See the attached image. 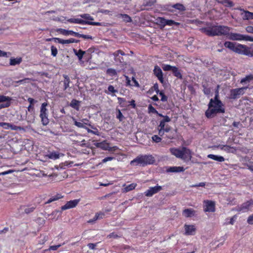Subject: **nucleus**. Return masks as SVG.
I'll list each match as a JSON object with an SVG mask.
<instances>
[{"mask_svg": "<svg viewBox=\"0 0 253 253\" xmlns=\"http://www.w3.org/2000/svg\"><path fill=\"white\" fill-rule=\"evenodd\" d=\"M231 28L227 26H212L211 27H203L199 31L209 37L227 36L228 37Z\"/></svg>", "mask_w": 253, "mask_h": 253, "instance_id": "1", "label": "nucleus"}, {"mask_svg": "<svg viewBox=\"0 0 253 253\" xmlns=\"http://www.w3.org/2000/svg\"><path fill=\"white\" fill-rule=\"evenodd\" d=\"M208 109L205 112V116L208 119L213 118L217 114H223L225 112V106L222 101L214 102L210 99L208 105Z\"/></svg>", "mask_w": 253, "mask_h": 253, "instance_id": "2", "label": "nucleus"}, {"mask_svg": "<svg viewBox=\"0 0 253 253\" xmlns=\"http://www.w3.org/2000/svg\"><path fill=\"white\" fill-rule=\"evenodd\" d=\"M225 47L240 54L253 57V49L246 45L238 43L236 45L234 42L226 41L224 43Z\"/></svg>", "mask_w": 253, "mask_h": 253, "instance_id": "3", "label": "nucleus"}, {"mask_svg": "<svg viewBox=\"0 0 253 253\" xmlns=\"http://www.w3.org/2000/svg\"><path fill=\"white\" fill-rule=\"evenodd\" d=\"M155 161V158L152 155H139L132 160L130 164L133 166L139 165L142 167H145L153 164Z\"/></svg>", "mask_w": 253, "mask_h": 253, "instance_id": "4", "label": "nucleus"}, {"mask_svg": "<svg viewBox=\"0 0 253 253\" xmlns=\"http://www.w3.org/2000/svg\"><path fill=\"white\" fill-rule=\"evenodd\" d=\"M247 88V87H243L232 89L230 90V98L235 99L239 97L240 95L244 93V90Z\"/></svg>", "mask_w": 253, "mask_h": 253, "instance_id": "5", "label": "nucleus"}, {"mask_svg": "<svg viewBox=\"0 0 253 253\" xmlns=\"http://www.w3.org/2000/svg\"><path fill=\"white\" fill-rule=\"evenodd\" d=\"M204 211L205 212H214L215 211V202L210 200L204 201Z\"/></svg>", "mask_w": 253, "mask_h": 253, "instance_id": "6", "label": "nucleus"}, {"mask_svg": "<svg viewBox=\"0 0 253 253\" xmlns=\"http://www.w3.org/2000/svg\"><path fill=\"white\" fill-rule=\"evenodd\" d=\"M80 201V199H75L67 202V203L61 207L62 211L70 209L76 207Z\"/></svg>", "mask_w": 253, "mask_h": 253, "instance_id": "7", "label": "nucleus"}, {"mask_svg": "<svg viewBox=\"0 0 253 253\" xmlns=\"http://www.w3.org/2000/svg\"><path fill=\"white\" fill-rule=\"evenodd\" d=\"M253 206V199H251L244 203L238 208V211L245 212L249 211Z\"/></svg>", "mask_w": 253, "mask_h": 253, "instance_id": "8", "label": "nucleus"}, {"mask_svg": "<svg viewBox=\"0 0 253 253\" xmlns=\"http://www.w3.org/2000/svg\"><path fill=\"white\" fill-rule=\"evenodd\" d=\"M114 56V60L116 63H123L124 62V59L122 57L125 55V53L122 50H118L113 53Z\"/></svg>", "mask_w": 253, "mask_h": 253, "instance_id": "9", "label": "nucleus"}, {"mask_svg": "<svg viewBox=\"0 0 253 253\" xmlns=\"http://www.w3.org/2000/svg\"><path fill=\"white\" fill-rule=\"evenodd\" d=\"M162 189V187L161 186L157 185L154 187H151L144 192V194L147 197H151L154 194L159 192Z\"/></svg>", "mask_w": 253, "mask_h": 253, "instance_id": "10", "label": "nucleus"}, {"mask_svg": "<svg viewBox=\"0 0 253 253\" xmlns=\"http://www.w3.org/2000/svg\"><path fill=\"white\" fill-rule=\"evenodd\" d=\"M96 146L98 147L101 148L103 150H107L109 151H114L118 149V147L116 146L110 147L109 146V143L106 142L105 141L98 143Z\"/></svg>", "mask_w": 253, "mask_h": 253, "instance_id": "11", "label": "nucleus"}, {"mask_svg": "<svg viewBox=\"0 0 253 253\" xmlns=\"http://www.w3.org/2000/svg\"><path fill=\"white\" fill-rule=\"evenodd\" d=\"M182 156L180 158L185 162L190 161L192 158L191 151L186 147L182 148Z\"/></svg>", "mask_w": 253, "mask_h": 253, "instance_id": "12", "label": "nucleus"}, {"mask_svg": "<svg viewBox=\"0 0 253 253\" xmlns=\"http://www.w3.org/2000/svg\"><path fill=\"white\" fill-rule=\"evenodd\" d=\"M154 74L157 77L159 81L163 84L164 83V79L163 77V74L160 67L158 65H156L153 70Z\"/></svg>", "mask_w": 253, "mask_h": 253, "instance_id": "13", "label": "nucleus"}, {"mask_svg": "<svg viewBox=\"0 0 253 253\" xmlns=\"http://www.w3.org/2000/svg\"><path fill=\"white\" fill-rule=\"evenodd\" d=\"M54 41L61 44H69L71 43H78L80 40L73 38H70L68 40H63L58 38H54Z\"/></svg>", "mask_w": 253, "mask_h": 253, "instance_id": "14", "label": "nucleus"}, {"mask_svg": "<svg viewBox=\"0 0 253 253\" xmlns=\"http://www.w3.org/2000/svg\"><path fill=\"white\" fill-rule=\"evenodd\" d=\"M36 208V206L34 205H23L21 206L20 207V209L22 210H24V213L26 214H29L30 213L33 212Z\"/></svg>", "mask_w": 253, "mask_h": 253, "instance_id": "15", "label": "nucleus"}, {"mask_svg": "<svg viewBox=\"0 0 253 253\" xmlns=\"http://www.w3.org/2000/svg\"><path fill=\"white\" fill-rule=\"evenodd\" d=\"M185 234L186 235H193L195 234L196 228L194 225H184Z\"/></svg>", "mask_w": 253, "mask_h": 253, "instance_id": "16", "label": "nucleus"}, {"mask_svg": "<svg viewBox=\"0 0 253 253\" xmlns=\"http://www.w3.org/2000/svg\"><path fill=\"white\" fill-rule=\"evenodd\" d=\"M244 165L247 166L249 169L253 172V159L246 156L243 159Z\"/></svg>", "mask_w": 253, "mask_h": 253, "instance_id": "17", "label": "nucleus"}, {"mask_svg": "<svg viewBox=\"0 0 253 253\" xmlns=\"http://www.w3.org/2000/svg\"><path fill=\"white\" fill-rule=\"evenodd\" d=\"M68 35H72L78 38H82L84 39H91L92 40L93 38L92 36L90 35H86L84 34H80L79 33L74 32L72 30H68Z\"/></svg>", "mask_w": 253, "mask_h": 253, "instance_id": "18", "label": "nucleus"}, {"mask_svg": "<svg viewBox=\"0 0 253 253\" xmlns=\"http://www.w3.org/2000/svg\"><path fill=\"white\" fill-rule=\"evenodd\" d=\"M171 128V127L167 125L166 126H161L160 125L158 126V130H159V135L161 136H162L164 135L165 132H169Z\"/></svg>", "mask_w": 253, "mask_h": 253, "instance_id": "19", "label": "nucleus"}, {"mask_svg": "<svg viewBox=\"0 0 253 253\" xmlns=\"http://www.w3.org/2000/svg\"><path fill=\"white\" fill-rule=\"evenodd\" d=\"M215 2L221 4L226 7H232L234 6V3L231 0H215Z\"/></svg>", "mask_w": 253, "mask_h": 253, "instance_id": "20", "label": "nucleus"}, {"mask_svg": "<svg viewBox=\"0 0 253 253\" xmlns=\"http://www.w3.org/2000/svg\"><path fill=\"white\" fill-rule=\"evenodd\" d=\"M243 35L238 34V33H230L228 38L232 41H242Z\"/></svg>", "mask_w": 253, "mask_h": 253, "instance_id": "21", "label": "nucleus"}, {"mask_svg": "<svg viewBox=\"0 0 253 253\" xmlns=\"http://www.w3.org/2000/svg\"><path fill=\"white\" fill-rule=\"evenodd\" d=\"M169 151L173 155L175 156L177 158H180L182 156V149L180 150L179 149L176 148H171L169 149Z\"/></svg>", "mask_w": 253, "mask_h": 253, "instance_id": "22", "label": "nucleus"}, {"mask_svg": "<svg viewBox=\"0 0 253 253\" xmlns=\"http://www.w3.org/2000/svg\"><path fill=\"white\" fill-rule=\"evenodd\" d=\"M195 214V211L192 209H186L182 211L183 215L185 217H191Z\"/></svg>", "mask_w": 253, "mask_h": 253, "instance_id": "23", "label": "nucleus"}, {"mask_svg": "<svg viewBox=\"0 0 253 253\" xmlns=\"http://www.w3.org/2000/svg\"><path fill=\"white\" fill-rule=\"evenodd\" d=\"M185 169H184L183 167H169L168 170V172H183L185 170Z\"/></svg>", "mask_w": 253, "mask_h": 253, "instance_id": "24", "label": "nucleus"}, {"mask_svg": "<svg viewBox=\"0 0 253 253\" xmlns=\"http://www.w3.org/2000/svg\"><path fill=\"white\" fill-rule=\"evenodd\" d=\"M81 102L80 101L73 99L71 100L69 105L77 111H79L80 109Z\"/></svg>", "mask_w": 253, "mask_h": 253, "instance_id": "25", "label": "nucleus"}, {"mask_svg": "<svg viewBox=\"0 0 253 253\" xmlns=\"http://www.w3.org/2000/svg\"><path fill=\"white\" fill-rule=\"evenodd\" d=\"M174 76L179 79H182V75L180 70L176 66H174L171 70Z\"/></svg>", "mask_w": 253, "mask_h": 253, "instance_id": "26", "label": "nucleus"}, {"mask_svg": "<svg viewBox=\"0 0 253 253\" xmlns=\"http://www.w3.org/2000/svg\"><path fill=\"white\" fill-rule=\"evenodd\" d=\"M70 23H76L85 25V20L79 18H70L67 20Z\"/></svg>", "mask_w": 253, "mask_h": 253, "instance_id": "27", "label": "nucleus"}, {"mask_svg": "<svg viewBox=\"0 0 253 253\" xmlns=\"http://www.w3.org/2000/svg\"><path fill=\"white\" fill-rule=\"evenodd\" d=\"M208 158L212 159L218 162H222L225 161L223 157L220 156L215 155L213 154H209L208 155Z\"/></svg>", "mask_w": 253, "mask_h": 253, "instance_id": "28", "label": "nucleus"}, {"mask_svg": "<svg viewBox=\"0 0 253 253\" xmlns=\"http://www.w3.org/2000/svg\"><path fill=\"white\" fill-rule=\"evenodd\" d=\"M117 17L118 18H122L123 21L126 23L131 22L132 21L131 18L126 14H119Z\"/></svg>", "mask_w": 253, "mask_h": 253, "instance_id": "29", "label": "nucleus"}, {"mask_svg": "<svg viewBox=\"0 0 253 253\" xmlns=\"http://www.w3.org/2000/svg\"><path fill=\"white\" fill-rule=\"evenodd\" d=\"M22 61V59L21 57L16 58H11L10 59L9 64L10 65L14 66V65L20 64L21 63Z\"/></svg>", "mask_w": 253, "mask_h": 253, "instance_id": "30", "label": "nucleus"}, {"mask_svg": "<svg viewBox=\"0 0 253 253\" xmlns=\"http://www.w3.org/2000/svg\"><path fill=\"white\" fill-rule=\"evenodd\" d=\"M173 7L180 12H183L186 10L185 6L180 3H176L172 5Z\"/></svg>", "mask_w": 253, "mask_h": 253, "instance_id": "31", "label": "nucleus"}, {"mask_svg": "<svg viewBox=\"0 0 253 253\" xmlns=\"http://www.w3.org/2000/svg\"><path fill=\"white\" fill-rule=\"evenodd\" d=\"M63 77L64 78L63 84H64V90H66L67 88L69 87V84L70 83V79L69 76L67 75H63Z\"/></svg>", "mask_w": 253, "mask_h": 253, "instance_id": "32", "label": "nucleus"}, {"mask_svg": "<svg viewBox=\"0 0 253 253\" xmlns=\"http://www.w3.org/2000/svg\"><path fill=\"white\" fill-rule=\"evenodd\" d=\"M74 51L76 55L77 56L78 59L80 60H81L83 57L84 55L85 54V52L82 50V49H79L78 50L76 49H74Z\"/></svg>", "mask_w": 253, "mask_h": 253, "instance_id": "33", "label": "nucleus"}, {"mask_svg": "<svg viewBox=\"0 0 253 253\" xmlns=\"http://www.w3.org/2000/svg\"><path fill=\"white\" fill-rule=\"evenodd\" d=\"M47 105V102H44L42 104L40 115L48 114V110L46 108Z\"/></svg>", "mask_w": 253, "mask_h": 253, "instance_id": "34", "label": "nucleus"}, {"mask_svg": "<svg viewBox=\"0 0 253 253\" xmlns=\"http://www.w3.org/2000/svg\"><path fill=\"white\" fill-rule=\"evenodd\" d=\"M203 89V92L206 95H209L210 94L211 92V88L208 86V84H203L202 85Z\"/></svg>", "mask_w": 253, "mask_h": 253, "instance_id": "35", "label": "nucleus"}, {"mask_svg": "<svg viewBox=\"0 0 253 253\" xmlns=\"http://www.w3.org/2000/svg\"><path fill=\"white\" fill-rule=\"evenodd\" d=\"M63 196H62L60 194H57L51 197L50 198H49L47 201V203H51L53 201L58 200L60 199H61L63 198Z\"/></svg>", "mask_w": 253, "mask_h": 253, "instance_id": "36", "label": "nucleus"}, {"mask_svg": "<svg viewBox=\"0 0 253 253\" xmlns=\"http://www.w3.org/2000/svg\"><path fill=\"white\" fill-rule=\"evenodd\" d=\"M157 22L161 26V28H164L166 26V19L164 17H158L157 19Z\"/></svg>", "mask_w": 253, "mask_h": 253, "instance_id": "37", "label": "nucleus"}, {"mask_svg": "<svg viewBox=\"0 0 253 253\" xmlns=\"http://www.w3.org/2000/svg\"><path fill=\"white\" fill-rule=\"evenodd\" d=\"M48 239V237L47 235H41L39 237V240L38 244L40 245L44 244Z\"/></svg>", "mask_w": 253, "mask_h": 253, "instance_id": "38", "label": "nucleus"}, {"mask_svg": "<svg viewBox=\"0 0 253 253\" xmlns=\"http://www.w3.org/2000/svg\"><path fill=\"white\" fill-rule=\"evenodd\" d=\"M136 186V184L135 183H131L128 185H127L125 188L124 191L126 192L131 191L135 188Z\"/></svg>", "mask_w": 253, "mask_h": 253, "instance_id": "39", "label": "nucleus"}, {"mask_svg": "<svg viewBox=\"0 0 253 253\" xmlns=\"http://www.w3.org/2000/svg\"><path fill=\"white\" fill-rule=\"evenodd\" d=\"M170 121V119L169 117L168 116H165L164 117V119L161 121L160 125L162 126H166L167 125H166V122H169Z\"/></svg>", "mask_w": 253, "mask_h": 253, "instance_id": "40", "label": "nucleus"}, {"mask_svg": "<svg viewBox=\"0 0 253 253\" xmlns=\"http://www.w3.org/2000/svg\"><path fill=\"white\" fill-rule=\"evenodd\" d=\"M48 157L50 159L56 160L59 158V155L57 152H52L48 155Z\"/></svg>", "mask_w": 253, "mask_h": 253, "instance_id": "41", "label": "nucleus"}, {"mask_svg": "<svg viewBox=\"0 0 253 253\" xmlns=\"http://www.w3.org/2000/svg\"><path fill=\"white\" fill-rule=\"evenodd\" d=\"M11 98L6 96H4L3 95H0V103L1 102H10Z\"/></svg>", "mask_w": 253, "mask_h": 253, "instance_id": "42", "label": "nucleus"}, {"mask_svg": "<svg viewBox=\"0 0 253 253\" xmlns=\"http://www.w3.org/2000/svg\"><path fill=\"white\" fill-rule=\"evenodd\" d=\"M252 80H253V76L252 75H248L246 76V77L241 79V83L243 84L246 83V82H250Z\"/></svg>", "mask_w": 253, "mask_h": 253, "instance_id": "43", "label": "nucleus"}, {"mask_svg": "<svg viewBox=\"0 0 253 253\" xmlns=\"http://www.w3.org/2000/svg\"><path fill=\"white\" fill-rule=\"evenodd\" d=\"M9 128L13 130H23L24 128L20 126H17L12 124H10Z\"/></svg>", "mask_w": 253, "mask_h": 253, "instance_id": "44", "label": "nucleus"}, {"mask_svg": "<svg viewBox=\"0 0 253 253\" xmlns=\"http://www.w3.org/2000/svg\"><path fill=\"white\" fill-rule=\"evenodd\" d=\"M166 25H168V26H172L173 25H174L175 26H179L180 24V23L175 22L174 20H168V19H166Z\"/></svg>", "mask_w": 253, "mask_h": 253, "instance_id": "45", "label": "nucleus"}, {"mask_svg": "<svg viewBox=\"0 0 253 253\" xmlns=\"http://www.w3.org/2000/svg\"><path fill=\"white\" fill-rule=\"evenodd\" d=\"M158 94L161 96V100L162 102H167L168 101V97L165 94L163 90H161Z\"/></svg>", "mask_w": 253, "mask_h": 253, "instance_id": "46", "label": "nucleus"}, {"mask_svg": "<svg viewBox=\"0 0 253 253\" xmlns=\"http://www.w3.org/2000/svg\"><path fill=\"white\" fill-rule=\"evenodd\" d=\"M29 78H25L22 80L15 81V82H14V83L17 84H15L14 86H18L19 84H25L27 83V81H29Z\"/></svg>", "mask_w": 253, "mask_h": 253, "instance_id": "47", "label": "nucleus"}, {"mask_svg": "<svg viewBox=\"0 0 253 253\" xmlns=\"http://www.w3.org/2000/svg\"><path fill=\"white\" fill-rule=\"evenodd\" d=\"M148 112L149 113H153L155 114H158V111L156 110V109L152 106V105H149L148 107Z\"/></svg>", "mask_w": 253, "mask_h": 253, "instance_id": "48", "label": "nucleus"}, {"mask_svg": "<svg viewBox=\"0 0 253 253\" xmlns=\"http://www.w3.org/2000/svg\"><path fill=\"white\" fill-rule=\"evenodd\" d=\"M117 111L118 114H117L116 118L121 122L124 119L125 117L120 109H117Z\"/></svg>", "mask_w": 253, "mask_h": 253, "instance_id": "49", "label": "nucleus"}, {"mask_svg": "<svg viewBox=\"0 0 253 253\" xmlns=\"http://www.w3.org/2000/svg\"><path fill=\"white\" fill-rule=\"evenodd\" d=\"M106 73H107V74H108L111 76H116L117 74L116 71L115 69H112V68L108 69L107 70Z\"/></svg>", "mask_w": 253, "mask_h": 253, "instance_id": "50", "label": "nucleus"}, {"mask_svg": "<svg viewBox=\"0 0 253 253\" xmlns=\"http://www.w3.org/2000/svg\"><path fill=\"white\" fill-rule=\"evenodd\" d=\"M245 16L246 19H253V13L249 11H246L245 12Z\"/></svg>", "mask_w": 253, "mask_h": 253, "instance_id": "51", "label": "nucleus"}, {"mask_svg": "<svg viewBox=\"0 0 253 253\" xmlns=\"http://www.w3.org/2000/svg\"><path fill=\"white\" fill-rule=\"evenodd\" d=\"M73 120H74V125L77 126V127H79V128H84L85 127V126L84 124L81 123V122H77L75 118H73Z\"/></svg>", "mask_w": 253, "mask_h": 253, "instance_id": "52", "label": "nucleus"}, {"mask_svg": "<svg viewBox=\"0 0 253 253\" xmlns=\"http://www.w3.org/2000/svg\"><path fill=\"white\" fill-rule=\"evenodd\" d=\"M174 66H172L168 64H164L163 65L162 68L165 71H171Z\"/></svg>", "mask_w": 253, "mask_h": 253, "instance_id": "53", "label": "nucleus"}, {"mask_svg": "<svg viewBox=\"0 0 253 253\" xmlns=\"http://www.w3.org/2000/svg\"><path fill=\"white\" fill-rule=\"evenodd\" d=\"M242 41L253 42V37L243 35Z\"/></svg>", "mask_w": 253, "mask_h": 253, "instance_id": "54", "label": "nucleus"}, {"mask_svg": "<svg viewBox=\"0 0 253 253\" xmlns=\"http://www.w3.org/2000/svg\"><path fill=\"white\" fill-rule=\"evenodd\" d=\"M51 55L54 56V57H55L57 54V53H58V50H57V48L53 46V45H52L51 46Z\"/></svg>", "mask_w": 253, "mask_h": 253, "instance_id": "55", "label": "nucleus"}, {"mask_svg": "<svg viewBox=\"0 0 253 253\" xmlns=\"http://www.w3.org/2000/svg\"><path fill=\"white\" fill-rule=\"evenodd\" d=\"M82 18L88 20H92L93 17H91L89 14H83L80 15Z\"/></svg>", "mask_w": 253, "mask_h": 253, "instance_id": "56", "label": "nucleus"}, {"mask_svg": "<svg viewBox=\"0 0 253 253\" xmlns=\"http://www.w3.org/2000/svg\"><path fill=\"white\" fill-rule=\"evenodd\" d=\"M89 25L92 26H101V24L100 22H91L87 20H85V25Z\"/></svg>", "mask_w": 253, "mask_h": 253, "instance_id": "57", "label": "nucleus"}, {"mask_svg": "<svg viewBox=\"0 0 253 253\" xmlns=\"http://www.w3.org/2000/svg\"><path fill=\"white\" fill-rule=\"evenodd\" d=\"M152 140L156 143H158L161 141L162 138L157 135H154L152 137Z\"/></svg>", "mask_w": 253, "mask_h": 253, "instance_id": "58", "label": "nucleus"}, {"mask_svg": "<svg viewBox=\"0 0 253 253\" xmlns=\"http://www.w3.org/2000/svg\"><path fill=\"white\" fill-rule=\"evenodd\" d=\"M57 32H59L60 34L68 36V30L62 28H59L57 29Z\"/></svg>", "mask_w": 253, "mask_h": 253, "instance_id": "59", "label": "nucleus"}, {"mask_svg": "<svg viewBox=\"0 0 253 253\" xmlns=\"http://www.w3.org/2000/svg\"><path fill=\"white\" fill-rule=\"evenodd\" d=\"M89 126H91V127L94 129V130H92V131H90V133L94 134L97 136H100V132L97 128L93 127V126H91L90 125H89Z\"/></svg>", "mask_w": 253, "mask_h": 253, "instance_id": "60", "label": "nucleus"}, {"mask_svg": "<svg viewBox=\"0 0 253 253\" xmlns=\"http://www.w3.org/2000/svg\"><path fill=\"white\" fill-rule=\"evenodd\" d=\"M165 8L166 10H167L170 12H173L174 11V10H173L174 7H173L172 5H171V4L165 5Z\"/></svg>", "mask_w": 253, "mask_h": 253, "instance_id": "61", "label": "nucleus"}, {"mask_svg": "<svg viewBox=\"0 0 253 253\" xmlns=\"http://www.w3.org/2000/svg\"><path fill=\"white\" fill-rule=\"evenodd\" d=\"M105 216V213L102 211L96 213V219H102Z\"/></svg>", "mask_w": 253, "mask_h": 253, "instance_id": "62", "label": "nucleus"}, {"mask_svg": "<svg viewBox=\"0 0 253 253\" xmlns=\"http://www.w3.org/2000/svg\"><path fill=\"white\" fill-rule=\"evenodd\" d=\"M233 149V147H232L227 145H223V146L221 148L222 150H223L227 152H230V149Z\"/></svg>", "mask_w": 253, "mask_h": 253, "instance_id": "63", "label": "nucleus"}, {"mask_svg": "<svg viewBox=\"0 0 253 253\" xmlns=\"http://www.w3.org/2000/svg\"><path fill=\"white\" fill-rule=\"evenodd\" d=\"M10 126V123H0V126L2 127L5 129H9Z\"/></svg>", "mask_w": 253, "mask_h": 253, "instance_id": "64", "label": "nucleus"}]
</instances>
